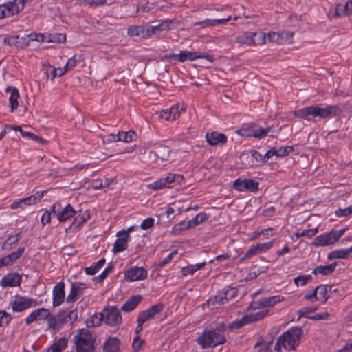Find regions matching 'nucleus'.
Returning <instances> with one entry per match:
<instances>
[{"mask_svg":"<svg viewBox=\"0 0 352 352\" xmlns=\"http://www.w3.org/2000/svg\"><path fill=\"white\" fill-rule=\"evenodd\" d=\"M226 324L219 322L215 327L206 329L202 334L197 338L196 342L202 349L214 348L223 344L226 342Z\"/></svg>","mask_w":352,"mask_h":352,"instance_id":"1","label":"nucleus"},{"mask_svg":"<svg viewBox=\"0 0 352 352\" xmlns=\"http://www.w3.org/2000/svg\"><path fill=\"white\" fill-rule=\"evenodd\" d=\"M339 108L336 105H311L298 109L296 116L300 118L311 120V118L319 119L331 118L340 113Z\"/></svg>","mask_w":352,"mask_h":352,"instance_id":"2","label":"nucleus"},{"mask_svg":"<svg viewBox=\"0 0 352 352\" xmlns=\"http://www.w3.org/2000/svg\"><path fill=\"white\" fill-rule=\"evenodd\" d=\"M302 334L303 331L301 327H293L290 328L278 338L274 346L275 351L280 352L282 347L287 351L296 349L300 344Z\"/></svg>","mask_w":352,"mask_h":352,"instance_id":"3","label":"nucleus"},{"mask_svg":"<svg viewBox=\"0 0 352 352\" xmlns=\"http://www.w3.org/2000/svg\"><path fill=\"white\" fill-rule=\"evenodd\" d=\"M78 318V311L62 309L55 315H51L48 319L49 328L57 329L60 326L64 323L73 324L74 322Z\"/></svg>","mask_w":352,"mask_h":352,"instance_id":"4","label":"nucleus"},{"mask_svg":"<svg viewBox=\"0 0 352 352\" xmlns=\"http://www.w3.org/2000/svg\"><path fill=\"white\" fill-rule=\"evenodd\" d=\"M346 230H332L331 232L321 234L316 237L312 241V245L318 246H328L336 243L343 236Z\"/></svg>","mask_w":352,"mask_h":352,"instance_id":"5","label":"nucleus"},{"mask_svg":"<svg viewBox=\"0 0 352 352\" xmlns=\"http://www.w3.org/2000/svg\"><path fill=\"white\" fill-rule=\"evenodd\" d=\"M182 175L169 173L166 177L161 178L155 182L151 184L148 187L153 190H159L162 188H173L175 184H181L184 182Z\"/></svg>","mask_w":352,"mask_h":352,"instance_id":"6","label":"nucleus"},{"mask_svg":"<svg viewBox=\"0 0 352 352\" xmlns=\"http://www.w3.org/2000/svg\"><path fill=\"white\" fill-rule=\"evenodd\" d=\"M101 320L107 324L115 327L122 322V316L120 310L114 306L108 307L103 309L100 314Z\"/></svg>","mask_w":352,"mask_h":352,"instance_id":"7","label":"nucleus"},{"mask_svg":"<svg viewBox=\"0 0 352 352\" xmlns=\"http://www.w3.org/2000/svg\"><path fill=\"white\" fill-rule=\"evenodd\" d=\"M201 54L198 52L180 51L179 54L169 53L164 55L162 59L166 60H175L184 63L186 60H195L200 58Z\"/></svg>","mask_w":352,"mask_h":352,"instance_id":"8","label":"nucleus"},{"mask_svg":"<svg viewBox=\"0 0 352 352\" xmlns=\"http://www.w3.org/2000/svg\"><path fill=\"white\" fill-rule=\"evenodd\" d=\"M38 305L37 300L25 296H16L12 302V309L14 311L21 312L28 308L36 307Z\"/></svg>","mask_w":352,"mask_h":352,"instance_id":"9","label":"nucleus"},{"mask_svg":"<svg viewBox=\"0 0 352 352\" xmlns=\"http://www.w3.org/2000/svg\"><path fill=\"white\" fill-rule=\"evenodd\" d=\"M258 36L260 39L259 44L265 43V34L263 33L245 32L236 37V41L240 45H256L254 38Z\"/></svg>","mask_w":352,"mask_h":352,"instance_id":"10","label":"nucleus"},{"mask_svg":"<svg viewBox=\"0 0 352 352\" xmlns=\"http://www.w3.org/2000/svg\"><path fill=\"white\" fill-rule=\"evenodd\" d=\"M44 191L43 192H37L35 195H31L25 199H20L16 201H14L10 205V208L12 210H16L18 208L24 209L27 206H31L37 204L43 197Z\"/></svg>","mask_w":352,"mask_h":352,"instance_id":"11","label":"nucleus"},{"mask_svg":"<svg viewBox=\"0 0 352 352\" xmlns=\"http://www.w3.org/2000/svg\"><path fill=\"white\" fill-rule=\"evenodd\" d=\"M233 187L238 191L256 192L258 189V182L250 179L239 178L234 181Z\"/></svg>","mask_w":352,"mask_h":352,"instance_id":"12","label":"nucleus"},{"mask_svg":"<svg viewBox=\"0 0 352 352\" xmlns=\"http://www.w3.org/2000/svg\"><path fill=\"white\" fill-rule=\"evenodd\" d=\"M24 6L25 5L23 3H19L18 1H16V0H13L12 2H8V3L0 6V10H1L0 17H8L15 14H18L24 8Z\"/></svg>","mask_w":352,"mask_h":352,"instance_id":"13","label":"nucleus"},{"mask_svg":"<svg viewBox=\"0 0 352 352\" xmlns=\"http://www.w3.org/2000/svg\"><path fill=\"white\" fill-rule=\"evenodd\" d=\"M87 287L85 283L80 282L72 283L70 292L66 298L67 302L69 303L76 301L84 294Z\"/></svg>","mask_w":352,"mask_h":352,"instance_id":"14","label":"nucleus"},{"mask_svg":"<svg viewBox=\"0 0 352 352\" xmlns=\"http://www.w3.org/2000/svg\"><path fill=\"white\" fill-rule=\"evenodd\" d=\"M147 277V271L142 267H133L124 273V278L129 281L144 280Z\"/></svg>","mask_w":352,"mask_h":352,"instance_id":"15","label":"nucleus"},{"mask_svg":"<svg viewBox=\"0 0 352 352\" xmlns=\"http://www.w3.org/2000/svg\"><path fill=\"white\" fill-rule=\"evenodd\" d=\"M53 301L52 304L54 307L60 306L64 301L65 298V283L61 281L57 283L52 291Z\"/></svg>","mask_w":352,"mask_h":352,"instance_id":"16","label":"nucleus"},{"mask_svg":"<svg viewBox=\"0 0 352 352\" xmlns=\"http://www.w3.org/2000/svg\"><path fill=\"white\" fill-rule=\"evenodd\" d=\"M22 280L21 276L18 273H9L0 280V285L3 287L19 286Z\"/></svg>","mask_w":352,"mask_h":352,"instance_id":"17","label":"nucleus"},{"mask_svg":"<svg viewBox=\"0 0 352 352\" xmlns=\"http://www.w3.org/2000/svg\"><path fill=\"white\" fill-rule=\"evenodd\" d=\"M205 138L208 144L212 146L217 144L224 145L228 140L226 135L217 131L207 133Z\"/></svg>","mask_w":352,"mask_h":352,"instance_id":"18","label":"nucleus"},{"mask_svg":"<svg viewBox=\"0 0 352 352\" xmlns=\"http://www.w3.org/2000/svg\"><path fill=\"white\" fill-rule=\"evenodd\" d=\"M281 300L280 296H274L265 298L261 299L258 301L254 302L250 305L252 309H258L262 307H271L276 305Z\"/></svg>","mask_w":352,"mask_h":352,"instance_id":"19","label":"nucleus"},{"mask_svg":"<svg viewBox=\"0 0 352 352\" xmlns=\"http://www.w3.org/2000/svg\"><path fill=\"white\" fill-rule=\"evenodd\" d=\"M156 157L162 160H166L171 152L170 148L161 143H157L153 146L152 151Z\"/></svg>","mask_w":352,"mask_h":352,"instance_id":"20","label":"nucleus"},{"mask_svg":"<svg viewBox=\"0 0 352 352\" xmlns=\"http://www.w3.org/2000/svg\"><path fill=\"white\" fill-rule=\"evenodd\" d=\"M6 92L10 93L9 102L10 104L11 111L13 112L17 109L19 106L18 99L19 98V93L16 87L13 86H8L6 89Z\"/></svg>","mask_w":352,"mask_h":352,"instance_id":"21","label":"nucleus"},{"mask_svg":"<svg viewBox=\"0 0 352 352\" xmlns=\"http://www.w3.org/2000/svg\"><path fill=\"white\" fill-rule=\"evenodd\" d=\"M226 303H227V302L226 298L223 297V294L221 291L213 298H210L207 302L204 304V306L208 307L210 309H214Z\"/></svg>","mask_w":352,"mask_h":352,"instance_id":"22","label":"nucleus"},{"mask_svg":"<svg viewBox=\"0 0 352 352\" xmlns=\"http://www.w3.org/2000/svg\"><path fill=\"white\" fill-rule=\"evenodd\" d=\"M142 300V297L140 295L133 296L122 305L121 310L126 312L131 311L137 307Z\"/></svg>","mask_w":352,"mask_h":352,"instance_id":"23","label":"nucleus"},{"mask_svg":"<svg viewBox=\"0 0 352 352\" xmlns=\"http://www.w3.org/2000/svg\"><path fill=\"white\" fill-rule=\"evenodd\" d=\"M120 341L116 337H110L107 339L103 345L104 352H118L120 349Z\"/></svg>","mask_w":352,"mask_h":352,"instance_id":"24","label":"nucleus"},{"mask_svg":"<svg viewBox=\"0 0 352 352\" xmlns=\"http://www.w3.org/2000/svg\"><path fill=\"white\" fill-rule=\"evenodd\" d=\"M76 211L70 204H67L65 208L60 210V212L57 213V219L60 222L66 221L71 217H74Z\"/></svg>","mask_w":352,"mask_h":352,"instance_id":"25","label":"nucleus"},{"mask_svg":"<svg viewBox=\"0 0 352 352\" xmlns=\"http://www.w3.org/2000/svg\"><path fill=\"white\" fill-rule=\"evenodd\" d=\"M336 265V263L328 265H319L313 270L312 273L315 275L321 274L322 276H327L335 271Z\"/></svg>","mask_w":352,"mask_h":352,"instance_id":"26","label":"nucleus"},{"mask_svg":"<svg viewBox=\"0 0 352 352\" xmlns=\"http://www.w3.org/2000/svg\"><path fill=\"white\" fill-rule=\"evenodd\" d=\"M14 131L20 132L22 137L39 142L43 145L47 142L45 140L43 139L40 136L36 135V134H34L31 132L24 131L20 126H15Z\"/></svg>","mask_w":352,"mask_h":352,"instance_id":"27","label":"nucleus"},{"mask_svg":"<svg viewBox=\"0 0 352 352\" xmlns=\"http://www.w3.org/2000/svg\"><path fill=\"white\" fill-rule=\"evenodd\" d=\"M25 248H21L18 249V250L14 251L9 254L8 255L2 257L4 263L6 264V266L9 265L10 264L14 263L16 261L18 258H19L22 254L24 253Z\"/></svg>","mask_w":352,"mask_h":352,"instance_id":"28","label":"nucleus"},{"mask_svg":"<svg viewBox=\"0 0 352 352\" xmlns=\"http://www.w3.org/2000/svg\"><path fill=\"white\" fill-rule=\"evenodd\" d=\"M129 237V235L126 234V236L124 237L116 239L113 248V252L114 254L122 252L127 248V241Z\"/></svg>","mask_w":352,"mask_h":352,"instance_id":"29","label":"nucleus"},{"mask_svg":"<svg viewBox=\"0 0 352 352\" xmlns=\"http://www.w3.org/2000/svg\"><path fill=\"white\" fill-rule=\"evenodd\" d=\"M352 14V3L347 1L345 4L338 5L336 10V16H344Z\"/></svg>","mask_w":352,"mask_h":352,"instance_id":"30","label":"nucleus"},{"mask_svg":"<svg viewBox=\"0 0 352 352\" xmlns=\"http://www.w3.org/2000/svg\"><path fill=\"white\" fill-rule=\"evenodd\" d=\"M317 293L319 295L318 299L322 302H326L330 298L328 292V285H319L316 287Z\"/></svg>","mask_w":352,"mask_h":352,"instance_id":"31","label":"nucleus"},{"mask_svg":"<svg viewBox=\"0 0 352 352\" xmlns=\"http://www.w3.org/2000/svg\"><path fill=\"white\" fill-rule=\"evenodd\" d=\"M227 19H206L203 21L197 22L195 23V25H199L201 28H206V27H211V26H215L219 24H223L226 22H227Z\"/></svg>","mask_w":352,"mask_h":352,"instance_id":"32","label":"nucleus"},{"mask_svg":"<svg viewBox=\"0 0 352 352\" xmlns=\"http://www.w3.org/2000/svg\"><path fill=\"white\" fill-rule=\"evenodd\" d=\"M192 228L190 221H182L179 223L174 226L172 230V233L174 234H179L182 231Z\"/></svg>","mask_w":352,"mask_h":352,"instance_id":"33","label":"nucleus"},{"mask_svg":"<svg viewBox=\"0 0 352 352\" xmlns=\"http://www.w3.org/2000/svg\"><path fill=\"white\" fill-rule=\"evenodd\" d=\"M105 262H106V260L104 258H100L94 265L86 267L85 269V273L88 275L96 274L98 272V270L103 267V265L105 264Z\"/></svg>","mask_w":352,"mask_h":352,"instance_id":"34","label":"nucleus"},{"mask_svg":"<svg viewBox=\"0 0 352 352\" xmlns=\"http://www.w3.org/2000/svg\"><path fill=\"white\" fill-rule=\"evenodd\" d=\"M348 251L349 248L333 250L328 254L327 258L330 260L336 258H345L350 254V252Z\"/></svg>","mask_w":352,"mask_h":352,"instance_id":"35","label":"nucleus"},{"mask_svg":"<svg viewBox=\"0 0 352 352\" xmlns=\"http://www.w3.org/2000/svg\"><path fill=\"white\" fill-rule=\"evenodd\" d=\"M119 141H123L124 142H130L135 140L137 137L136 133L133 131H129L128 132H119L118 133Z\"/></svg>","mask_w":352,"mask_h":352,"instance_id":"36","label":"nucleus"},{"mask_svg":"<svg viewBox=\"0 0 352 352\" xmlns=\"http://www.w3.org/2000/svg\"><path fill=\"white\" fill-rule=\"evenodd\" d=\"M48 43H65L66 41V35L62 33H55V34H47Z\"/></svg>","mask_w":352,"mask_h":352,"instance_id":"37","label":"nucleus"},{"mask_svg":"<svg viewBox=\"0 0 352 352\" xmlns=\"http://www.w3.org/2000/svg\"><path fill=\"white\" fill-rule=\"evenodd\" d=\"M128 34L131 36H140L141 34H145V28L142 26L131 25L128 28Z\"/></svg>","mask_w":352,"mask_h":352,"instance_id":"38","label":"nucleus"},{"mask_svg":"<svg viewBox=\"0 0 352 352\" xmlns=\"http://www.w3.org/2000/svg\"><path fill=\"white\" fill-rule=\"evenodd\" d=\"M312 276L311 274L308 275H300L294 278V283L296 286H304L307 283L311 281Z\"/></svg>","mask_w":352,"mask_h":352,"instance_id":"39","label":"nucleus"},{"mask_svg":"<svg viewBox=\"0 0 352 352\" xmlns=\"http://www.w3.org/2000/svg\"><path fill=\"white\" fill-rule=\"evenodd\" d=\"M28 38V45L30 41H36L39 42H47L48 43L47 34H30L27 36Z\"/></svg>","mask_w":352,"mask_h":352,"instance_id":"40","label":"nucleus"},{"mask_svg":"<svg viewBox=\"0 0 352 352\" xmlns=\"http://www.w3.org/2000/svg\"><path fill=\"white\" fill-rule=\"evenodd\" d=\"M268 313L267 310H261L257 312L246 315L250 323L263 319Z\"/></svg>","mask_w":352,"mask_h":352,"instance_id":"41","label":"nucleus"},{"mask_svg":"<svg viewBox=\"0 0 352 352\" xmlns=\"http://www.w3.org/2000/svg\"><path fill=\"white\" fill-rule=\"evenodd\" d=\"M208 218L205 212H200L197 214L193 219L189 220L192 228L198 226L199 224L204 222Z\"/></svg>","mask_w":352,"mask_h":352,"instance_id":"42","label":"nucleus"},{"mask_svg":"<svg viewBox=\"0 0 352 352\" xmlns=\"http://www.w3.org/2000/svg\"><path fill=\"white\" fill-rule=\"evenodd\" d=\"M177 254V252H172L170 253L166 258L163 260L160 261L157 264L155 265V269L156 270H160L163 268L166 264L169 263L173 258V256Z\"/></svg>","mask_w":352,"mask_h":352,"instance_id":"43","label":"nucleus"},{"mask_svg":"<svg viewBox=\"0 0 352 352\" xmlns=\"http://www.w3.org/2000/svg\"><path fill=\"white\" fill-rule=\"evenodd\" d=\"M294 147L293 146H282L279 148H276V154L275 156L280 157H285L288 155L290 153H292L294 151Z\"/></svg>","mask_w":352,"mask_h":352,"instance_id":"44","label":"nucleus"},{"mask_svg":"<svg viewBox=\"0 0 352 352\" xmlns=\"http://www.w3.org/2000/svg\"><path fill=\"white\" fill-rule=\"evenodd\" d=\"M12 319V316L5 310H0V327L7 326Z\"/></svg>","mask_w":352,"mask_h":352,"instance_id":"45","label":"nucleus"},{"mask_svg":"<svg viewBox=\"0 0 352 352\" xmlns=\"http://www.w3.org/2000/svg\"><path fill=\"white\" fill-rule=\"evenodd\" d=\"M164 309V305L162 302H160L154 305H152L150 308L147 309V311L153 318H154L155 315L160 313Z\"/></svg>","mask_w":352,"mask_h":352,"instance_id":"46","label":"nucleus"},{"mask_svg":"<svg viewBox=\"0 0 352 352\" xmlns=\"http://www.w3.org/2000/svg\"><path fill=\"white\" fill-rule=\"evenodd\" d=\"M221 292L223 294V297L226 298L227 302L234 298L238 293V290L236 287H229Z\"/></svg>","mask_w":352,"mask_h":352,"instance_id":"47","label":"nucleus"},{"mask_svg":"<svg viewBox=\"0 0 352 352\" xmlns=\"http://www.w3.org/2000/svg\"><path fill=\"white\" fill-rule=\"evenodd\" d=\"M270 130H271L270 127H267V128L261 127V128L253 130L252 135L256 138H259V139L263 138L267 135V133L270 131Z\"/></svg>","mask_w":352,"mask_h":352,"instance_id":"48","label":"nucleus"},{"mask_svg":"<svg viewBox=\"0 0 352 352\" xmlns=\"http://www.w3.org/2000/svg\"><path fill=\"white\" fill-rule=\"evenodd\" d=\"M274 240H272L269 242L263 243H257L255 245V247L258 252H265L270 250L274 245Z\"/></svg>","mask_w":352,"mask_h":352,"instance_id":"49","label":"nucleus"},{"mask_svg":"<svg viewBox=\"0 0 352 352\" xmlns=\"http://www.w3.org/2000/svg\"><path fill=\"white\" fill-rule=\"evenodd\" d=\"M113 266H108L106 267L103 272L98 276H95L93 278V280L96 283L102 282L107 276L108 274L112 271Z\"/></svg>","mask_w":352,"mask_h":352,"instance_id":"50","label":"nucleus"},{"mask_svg":"<svg viewBox=\"0 0 352 352\" xmlns=\"http://www.w3.org/2000/svg\"><path fill=\"white\" fill-rule=\"evenodd\" d=\"M35 311H37L38 314L36 315L37 320H48V319L51 316V314L47 309L40 308V309H36Z\"/></svg>","mask_w":352,"mask_h":352,"instance_id":"51","label":"nucleus"},{"mask_svg":"<svg viewBox=\"0 0 352 352\" xmlns=\"http://www.w3.org/2000/svg\"><path fill=\"white\" fill-rule=\"evenodd\" d=\"M352 213V205L342 209L339 208L336 210L335 214L338 217H346Z\"/></svg>","mask_w":352,"mask_h":352,"instance_id":"52","label":"nucleus"},{"mask_svg":"<svg viewBox=\"0 0 352 352\" xmlns=\"http://www.w3.org/2000/svg\"><path fill=\"white\" fill-rule=\"evenodd\" d=\"M144 343H145L144 340L141 339L140 338V336H136L133 338V344H132L133 351L138 352V351L142 348V345Z\"/></svg>","mask_w":352,"mask_h":352,"instance_id":"53","label":"nucleus"},{"mask_svg":"<svg viewBox=\"0 0 352 352\" xmlns=\"http://www.w3.org/2000/svg\"><path fill=\"white\" fill-rule=\"evenodd\" d=\"M267 38L268 40L271 42H278L282 38V33L280 32H269L267 35H265V38Z\"/></svg>","mask_w":352,"mask_h":352,"instance_id":"54","label":"nucleus"},{"mask_svg":"<svg viewBox=\"0 0 352 352\" xmlns=\"http://www.w3.org/2000/svg\"><path fill=\"white\" fill-rule=\"evenodd\" d=\"M151 318H153V317L150 315L147 310H144L139 313L137 320L140 321V322L144 324L145 322Z\"/></svg>","mask_w":352,"mask_h":352,"instance_id":"55","label":"nucleus"},{"mask_svg":"<svg viewBox=\"0 0 352 352\" xmlns=\"http://www.w3.org/2000/svg\"><path fill=\"white\" fill-rule=\"evenodd\" d=\"M256 254H258V251L255 245H253L245 252L244 256L239 259V261L243 262L245 259L250 258Z\"/></svg>","mask_w":352,"mask_h":352,"instance_id":"56","label":"nucleus"},{"mask_svg":"<svg viewBox=\"0 0 352 352\" xmlns=\"http://www.w3.org/2000/svg\"><path fill=\"white\" fill-rule=\"evenodd\" d=\"M119 141L118 133V134H109L102 138V142L104 144H109Z\"/></svg>","mask_w":352,"mask_h":352,"instance_id":"57","label":"nucleus"},{"mask_svg":"<svg viewBox=\"0 0 352 352\" xmlns=\"http://www.w3.org/2000/svg\"><path fill=\"white\" fill-rule=\"evenodd\" d=\"M158 32H160V30H158V24L156 25L148 26L147 28H145V34H144V36L149 37Z\"/></svg>","mask_w":352,"mask_h":352,"instance_id":"58","label":"nucleus"},{"mask_svg":"<svg viewBox=\"0 0 352 352\" xmlns=\"http://www.w3.org/2000/svg\"><path fill=\"white\" fill-rule=\"evenodd\" d=\"M154 225V219L152 217H148L144 219L140 224V228L142 230H147L151 228Z\"/></svg>","mask_w":352,"mask_h":352,"instance_id":"59","label":"nucleus"},{"mask_svg":"<svg viewBox=\"0 0 352 352\" xmlns=\"http://www.w3.org/2000/svg\"><path fill=\"white\" fill-rule=\"evenodd\" d=\"M85 222V219L82 218L80 214H78L76 216L71 226V228H72L74 230L78 229L82 224H83Z\"/></svg>","mask_w":352,"mask_h":352,"instance_id":"60","label":"nucleus"},{"mask_svg":"<svg viewBox=\"0 0 352 352\" xmlns=\"http://www.w3.org/2000/svg\"><path fill=\"white\" fill-rule=\"evenodd\" d=\"M317 294L316 289L315 288L314 291L307 293L305 295L304 298L305 300H310L311 302L319 300Z\"/></svg>","mask_w":352,"mask_h":352,"instance_id":"61","label":"nucleus"},{"mask_svg":"<svg viewBox=\"0 0 352 352\" xmlns=\"http://www.w3.org/2000/svg\"><path fill=\"white\" fill-rule=\"evenodd\" d=\"M66 73V69L63 68H54L52 71V80H54L56 77H60Z\"/></svg>","mask_w":352,"mask_h":352,"instance_id":"62","label":"nucleus"},{"mask_svg":"<svg viewBox=\"0 0 352 352\" xmlns=\"http://www.w3.org/2000/svg\"><path fill=\"white\" fill-rule=\"evenodd\" d=\"M318 232V229L317 228L313 229H307L304 230L301 232V234L304 236L311 238L315 236Z\"/></svg>","mask_w":352,"mask_h":352,"instance_id":"63","label":"nucleus"},{"mask_svg":"<svg viewBox=\"0 0 352 352\" xmlns=\"http://www.w3.org/2000/svg\"><path fill=\"white\" fill-rule=\"evenodd\" d=\"M195 272L196 271L193 265H189L182 269V273L183 276L193 275Z\"/></svg>","mask_w":352,"mask_h":352,"instance_id":"64","label":"nucleus"}]
</instances>
